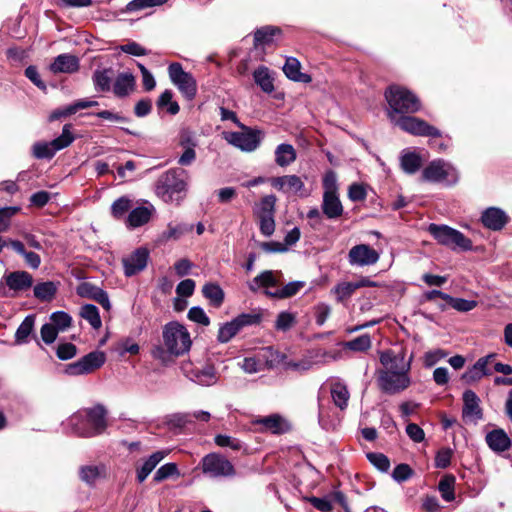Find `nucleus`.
I'll return each instance as SVG.
<instances>
[{"label": "nucleus", "mask_w": 512, "mask_h": 512, "mask_svg": "<svg viewBox=\"0 0 512 512\" xmlns=\"http://www.w3.org/2000/svg\"><path fill=\"white\" fill-rule=\"evenodd\" d=\"M107 411L101 404L79 410L63 422L64 429L79 437L91 438L107 428Z\"/></svg>", "instance_id": "nucleus-1"}, {"label": "nucleus", "mask_w": 512, "mask_h": 512, "mask_svg": "<svg viewBox=\"0 0 512 512\" xmlns=\"http://www.w3.org/2000/svg\"><path fill=\"white\" fill-rule=\"evenodd\" d=\"M188 172L182 168H171L162 173L154 184V192L167 204L179 206L188 192Z\"/></svg>", "instance_id": "nucleus-2"}, {"label": "nucleus", "mask_w": 512, "mask_h": 512, "mask_svg": "<svg viewBox=\"0 0 512 512\" xmlns=\"http://www.w3.org/2000/svg\"><path fill=\"white\" fill-rule=\"evenodd\" d=\"M385 98L390 107L388 114L397 116L413 114L421 108L419 98L410 90L398 85L390 86L385 92Z\"/></svg>", "instance_id": "nucleus-3"}, {"label": "nucleus", "mask_w": 512, "mask_h": 512, "mask_svg": "<svg viewBox=\"0 0 512 512\" xmlns=\"http://www.w3.org/2000/svg\"><path fill=\"white\" fill-rule=\"evenodd\" d=\"M427 231L440 244L452 250L471 251L472 241L461 231L445 224L431 223Z\"/></svg>", "instance_id": "nucleus-4"}, {"label": "nucleus", "mask_w": 512, "mask_h": 512, "mask_svg": "<svg viewBox=\"0 0 512 512\" xmlns=\"http://www.w3.org/2000/svg\"><path fill=\"white\" fill-rule=\"evenodd\" d=\"M163 341L167 351L175 356L188 352L192 343L187 329L176 321L169 322L164 326Z\"/></svg>", "instance_id": "nucleus-5"}, {"label": "nucleus", "mask_w": 512, "mask_h": 512, "mask_svg": "<svg viewBox=\"0 0 512 512\" xmlns=\"http://www.w3.org/2000/svg\"><path fill=\"white\" fill-rule=\"evenodd\" d=\"M262 321V313L260 311H253L251 313H241L231 321L225 322L220 325L217 341L219 343H228L245 327L259 325Z\"/></svg>", "instance_id": "nucleus-6"}, {"label": "nucleus", "mask_w": 512, "mask_h": 512, "mask_svg": "<svg viewBox=\"0 0 512 512\" xmlns=\"http://www.w3.org/2000/svg\"><path fill=\"white\" fill-rule=\"evenodd\" d=\"M422 178L428 182L453 186L459 180V173L451 163L443 159H436L423 169Z\"/></svg>", "instance_id": "nucleus-7"}, {"label": "nucleus", "mask_w": 512, "mask_h": 512, "mask_svg": "<svg viewBox=\"0 0 512 512\" xmlns=\"http://www.w3.org/2000/svg\"><path fill=\"white\" fill-rule=\"evenodd\" d=\"M389 118L395 126L414 136L436 138L442 135L438 128L417 117L389 113Z\"/></svg>", "instance_id": "nucleus-8"}, {"label": "nucleus", "mask_w": 512, "mask_h": 512, "mask_svg": "<svg viewBox=\"0 0 512 512\" xmlns=\"http://www.w3.org/2000/svg\"><path fill=\"white\" fill-rule=\"evenodd\" d=\"M276 196L273 194L261 198L253 209L254 215L259 221V230L265 237H270L275 231V205Z\"/></svg>", "instance_id": "nucleus-9"}, {"label": "nucleus", "mask_w": 512, "mask_h": 512, "mask_svg": "<svg viewBox=\"0 0 512 512\" xmlns=\"http://www.w3.org/2000/svg\"><path fill=\"white\" fill-rule=\"evenodd\" d=\"M203 474L210 478H229L236 474L233 464L219 453H209L200 462Z\"/></svg>", "instance_id": "nucleus-10"}, {"label": "nucleus", "mask_w": 512, "mask_h": 512, "mask_svg": "<svg viewBox=\"0 0 512 512\" xmlns=\"http://www.w3.org/2000/svg\"><path fill=\"white\" fill-rule=\"evenodd\" d=\"M242 131H232V132H224L223 138L230 145L240 149L243 152H253L255 151L262 139V131L259 129H253L246 125L244 128H241Z\"/></svg>", "instance_id": "nucleus-11"}, {"label": "nucleus", "mask_w": 512, "mask_h": 512, "mask_svg": "<svg viewBox=\"0 0 512 512\" xmlns=\"http://www.w3.org/2000/svg\"><path fill=\"white\" fill-rule=\"evenodd\" d=\"M412 383L409 373L378 371L377 385L382 393L396 395L405 391Z\"/></svg>", "instance_id": "nucleus-12"}, {"label": "nucleus", "mask_w": 512, "mask_h": 512, "mask_svg": "<svg viewBox=\"0 0 512 512\" xmlns=\"http://www.w3.org/2000/svg\"><path fill=\"white\" fill-rule=\"evenodd\" d=\"M168 74L171 82L188 100H192L197 94V82L194 76L184 71L179 62H173L168 66Z\"/></svg>", "instance_id": "nucleus-13"}, {"label": "nucleus", "mask_w": 512, "mask_h": 512, "mask_svg": "<svg viewBox=\"0 0 512 512\" xmlns=\"http://www.w3.org/2000/svg\"><path fill=\"white\" fill-rule=\"evenodd\" d=\"M106 361V355L103 351H92L79 360L66 365L65 374L69 376L85 375L102 367Z\"/></svg>", "instance_id": "nucleus-14"}, {"label": "nucleus", "mask_w": 512, "mask_h": 512, "mask_svg": "<svg viewBox=\"0 0 512 512\" xmlns=\"http://www.w3.org/2000/svg\"><path fill=\"white\" fill-rule=\"evenodd\" d=\"M413 356L406 360V353L404 350L395 352L388 349L380 353V363L383 369L380 371H396L399 373H409L411 370Z\"/></svg>", "instance_id": "nucleus-15"}, {"label": "nucleus", "mask_w": 512, "mask_h": 512, "mask_svg": "<svg viewBox=\"0 0 512 512\" xmlns=\"http://www.w3.org/2000/svg\"><path fill=\"white\" fill-rule=\"evenodd\" d=\"M497 355L490 353L484 357H480L470 368H468L461 376L466 384H472L484 376H490L493 373L494 360Z\"/></svg>", "instance_id": "nucleus-16"}, {"label": "nucleus", "mask_w": 512, "mask_h": 512, "mask_svg": "<svg viewBox=\"0 0 512 512\" xmlns=\"http://www.w3.org/2000/svg\"><path fill=\"white\" fill-rule=\"evenodd\" d=\"M380 253L368 244L353 246L348 252V262L351 266L364 267L376 264Z\"/></svg>", "instance_id": "nucleus-17"}, {"label": "nucleus", "mask_w": 512, "mask_h": 512, "mask_svg": "<svg viewBox=\"0 0 512 512\" xmlns=\"http://www.w3.org/2000/svg\"><path fill=\"white\" fill-rule=\"evenodd\" d=\"M149 250L146 247H139L131 254L122 259L124 275L132 277L142 272L148 264Z\"/></svg>", "instance_id": "nucleus-18"}, {"label": "nucleus", "mask_w": 512, "mask_h": 512, "mask_svg": "<svg viewBox=\"0 0 512 512\" xmlns=\"http://www.w3.org/2000/svg\"><path fill=\"white\" fill-rule=\"evenodd\" d=\"M481 223L492 231H500L509 222L508 214L499 207H488L481 214Z\"/></svg>", "instance_id": "nucleus-19"}, {"label": "nucleus", "mask_w": 512, "mask_h": 512, "mask_svg": "<svg viewBox=\"0 0 512 512\" xmlns=\"http://www.w3.org/2000/svg\"><path fill=\"white\" fill-rule=\"evenodd\" d=\"M463 408L462 416L464 419L472 420L475 423L483 418L482 408L480 407V398L472 390H466L462 396Z\"/></svg>", "instance_id": "nucleus-20"}, {"label": "nucleus", "mask_w": 512, "mask_h": 512, "mask_svg": "<svg viewBox=\"0 0 512 512\" xmlns=\"http://www.w3.org/2000/svg\"><path fill=\"white\" fill-rule=\"evenodd\" d=\"M97 105H98L97 101L89 100V99H79L71 104L61 106V107L54 109L50 113L48 120H49V122H54V121L60 120L62 118H66L71 115H74L79 110L87 109V108L94 107Z\"/></svg>", "instance_id": "nucleus-21"}, {"label": "nucleus", "mask_w": 512, "mask_h": 512, "mask_svg": "<svg viewBox=\"0 0 512 512\" xmlns=\"http://www.w3.org/2000/svg\"><path fill=\"white\" fill-rule=\"evenodd\" d=\"M167 454V451H156L143 459L141 464H137L135 467L137 482L143 483Z\"/></svg>", "instance_id": "nucleus-22"}, {"label": "nucleus", "mask_w": 512, "mask_h": 512, "mask_svg": "<svg viewBox=\"0 0 512 512\" xmlns=\"http://www.w3.org/2000/svg\"><path fill=\"white\" fill-rule=\"evenodd\" d=\"M49 70L53 74L67 73L72 74L79 70V59L72 54L63 53L54 58L49 65Z\"/></svg>", "instance_id": "nucleus-23"}, {"label": "nucleus", "mask_w": 512, "mask_h": 512, "mask_svg": "<svg viewBox=\"0 0 512 512\" xmlns=\"http://www.w3.org/2000/svg\"><path fill=\"white\" fill-rule=\"evenodd\" d=\"M255 424L261 425V431L271 432L272 434H284L290 430L289 423L279 414H271L254 421Z\"/></svg>", "instance_id": "nucleus-24"}, {"label": "nucleus", "mask_w": 512, "mask_h": 512, "mask_svg": "<svg viewBox=\"0 0 512 512\" xmlns=\"http://www.w3.org/2000/svg\"><path fill=\"white\" fill-rule=\"evenodd\" d=\"M136 88V79L131 72H121L113 83V94L123 99L128 97Z\"/></svg>", "instance_id": "nucleus-25"}, {"label": "nucleus", "mask_w": 512, "mask_h": 512, "mask_svg": "<svg viewBox=\"0 0 512 512\" xmlns=\"http://www.w3.org/2000/svg\"><path fill=\"white\" fill-rule=\"evenodd\" d=\"M78 294L95 300L107 311L111 309V302L108 293L98 286L91 283H83L78 287Z\"/></svg>", "instance_id": "nucleus-26"}, {"label": "nucleus", "mask_w": 512, "mask_h": 512, "mask_svg": "<svg viewBox=\"0 0 512 512\" xmlns=\"http://www.w3.org/2000/svg\"><path fill=\"white\" fill-rule=\"evenodd\" d=\"M271 185L284 193L293 192L298 193L305 187L302 179L297 175H284L278 176L271 180Z\"/></svg>", "instance_id": "nucleus-27"}, {"label": "nucleus", "mask_w": 512, "mask_h": 512, "mask_svg": "<svg viewBox=\"0 0 512 512\" xmlns=\"http://www.w3.org/2000/svg\"><path fill=\"white\" fill-rule=\"evenodd\" d=\"M4 278L9 289L15 292L27 290L33 285L32 275L24 270L11 272Z\"/></svg>", "instance_id": "nucleus-28"}, {"label": "nucleus", "mask_w": 512, "mask_h": 512, "mask_svg": "<svg viewBox=\"0 0 512 512\" xmlns=\"http://www.w3.org/2000/svg\"><path fill=\"white\" fill-rule=\"evenodd\" d=\"M321 208L323 214L331 220L338 219L343 214V206L337 193L324 192Z\"/></svg>", "instance_id": "nucleus-29"}, {"label": "nucleus", "mask_w": 512, "mask_h": 512, "mask_svg": "<svg viewBox=\"0 0 512 512\" xmlns=\"http://www.w3.org/2000/svg\"><path fill=\"white\" fill-rule=\"evenodd\" d=\"M282 30L279 27L266 25L254 32L253 45L255 49L264 48L274 43L275 37L281 35Z\"/></svg>", "instance_id": "nucleus-30"}, {"label": "nucleus", "mask_w": 512, "mask_h": 512, "mask_svg": "<svg viewBox=\"0 0 512 512\" xmlns=\"http://www.w3.org/2000/svg\"><path fill=\"white\" fill-rule=\"evenodd\" d=\"M485 440L488 447L496 453H502L511 446V439L503 429H494L488 432Z\"/></svg>", "instance_id": "nucleus-31"}, {"label": "nucleus", "mask_w": 512, "mask_h": 512, "mask_svg": "<svg viewBox=\"0 0 512 512\" xmlns=\"http://www.w3.org/2000/svg\"><path fill=\"white\" fill-rule=\"evenodd\" d=\"M277 275H281V272L265 270L248 283V288L252 292H257L262 287L266 288V290H269V288L277 287L279 285Z\"/></svg>", "instance_id": "nucleus-32"}, {"label": "nucleus", "mask_w": 512, "mask_h": 512, "mask_svg": "<svg viewBox=\"0 0 512 512\" xmlns=\"http://www.w3.org/2000/svg\"><path fill=\"white\" fill-rule=\"evenodd\" d=\"M253 80L260 89L266 93L271 94L275 90L273 72L264 65L258 66L253 71Z\"/></svg>", "instance_id": "nucleus-33"}, {"label": "nucleus", "mask_w": 512, "mask_h": 512, "mask_svg": "<svg viewBox=\"0 0 512 512\" xmlns=\"http://www.w3.org/2000/svg\"><path fill=\"white\" fill-rule=\"evenodd\" d=\"M301 64L295 57H288L283 66V72L286 77L295 82L309 83L312 78L306 73L300 71Z\"/></svg>", "instance_id": "nucleus-34"}, {"label": "nucleus", "mask_w": 512, "mask_h": 512, "mask_svg": "<svg viewBox=\"0 0 512 512\" xmlns=\"http://www.w3.org/2000/svg\"><path fill=\"white\" fill-rule=\"evenodd\" d=\"M154 207L152 205L149 206H139L132 209L127 218L128 226L132 228H137L142 225H145L149 222L152 213L154 212Z\"/></svg>", "instance_id": "nucleus-35"}, {"label": "nucleus", "mask_w": 512, "mask_h": 512, "mask_svg": "<svg viewBox=\"0 0 512 512\" xmlns=\"http://www.w3.org/2000/svg\"><path fill=\"white\" fill-rule=\"evenodd\" d=\"M330 394L336 407H338L340 410L347 408L350 393L347 386L343 382L339 380L333 381L330 385Z\"/></svg>", "instance_id": "nucleus-36"}, {"label": "nucleus", "mask_w": 512, "mask_h": 512, "mask_svg": "<svg viewBox=\"0 0 512 512\" xmlns=\"http://www.w3.org/2000/svg\"><path fill=\"white\" fill-rule=\"evenodd\" d=\"M275 163L280 167H287L295 162L297 153L293 145L281 143L275 149Z\"/></svg>", "instance_id": "nucleus-37"}, {"label": "nucleus", "mask_w": 512, "mask_h": 512, "mask_svg": "<svg viewBox=\"0 0 512 512\" xmlns=\"http://www.w3.org/2000/svg\"><path fill=\"white\" fill-rule=\"evenodd\" d=\"M304 281H291L284 285L282 288L276 290H265V295L271 298L286 299L295 296L304 288Z\"/></svg>", "instance_id": "nucleus-38"}, {"label": "nucleus", "mask_w": 512, "mask_h": 512, "mask_svg": "<svg viewBox=\"0 0 512 512\" xmlns=\"http://www.w3.org/2000/svg\"><path fill=\"white\" fill-rule=\"evenodd\" d=\"M104 465H84L79 469V477L81 481L89 486L94 485L98 479L105 476Z\"/></svg>", "instance_id": "nucleus-39"}, {"label": "nucleus", "mask_w": 512, "mask_h": 512, "mask_svg": "<svg viewBox=\"0 0 512 512\" xmlns=\"http://www.w3.org/2000/svg\"><path fill=\"white\" fill-rule=\"evenodd\" d=\"M202 294L207 300H209L210 305L215 308H219L224 302V291L217 283H206L202 287Z\"/></svg>", "instance_id": "nucleus-40"}, {"label": "nucleus", "mask_w": 512, "mask_h": 512, "mask_svg": "<svg viewBox=\"0 0 512 512\" xmlns=\"http://www.w3.org/2000/svg\"><path fill=\"white\" fill-rule=\"evenodd\" d=\"M112 68L96 69L93 73L92 80L94 88L97 92H108L111 89Z\"/></svg>", "instance_id": "nucleus-41"}, {"label": "nucleus", "mask_w": 512, "mask_h": 512, "mask_svg": "<svg viewBox=\"0 0 512 512\" xmlns=\"http://www.w3.org/2000/svg\"><path fill=\"white\" fill-rule=\"evenodd\" d=\"M11 248L25 259V263L32 269H38L41 264L40 256L35 252H28L19 240H9Z\"/></svg>", "instance_id": "nucleus-42"}, {"label": "nucleus", "mask_w": 512, "mask_h": 512, "mask_svg": "<svg viewBox=\"0 0 512 512\" xmlns=\"http://www.w3.org/2000/svg\"><path fill=\"white\" fill-rule=\"evenodd\" d=\"M58 290V283L54 281H45L37 283L34 286L33 293L34 297L42 302L51 301Z\"/></svg>", "instance_id": "nucleus-43"}, {"label": "nucleus", "mask_w": 512, "mask_h": 512, "mask_svg": "<svg viewBox=\"0 0 512 512\" xmlns=\"http://www.w3.org/2000/svg\"><path fill=\"white\" fill-rule=\"evenodd\" d=\"M261 357L265 361L267 368L273 369L280 365L285 366L287 361L286 354L275 350L273 347H265L261 351Z\"/></svg>", "instance_id": "nucleus-44"}, {"label": "nucleus", "mask_w": 512, "mask_h": 512, "mask_svg": "<svg viewBox=\"0 0 512 512\" xmlns=\"http://www.w3.org/2000/svg\"><path fill=\"white\" fill-rule=\"evenodd\" d=\"M181 476L178 465L174 462H168L160 466L154 476L153 481L155 483L163 482L167 479H178Z\"/></svg>", "instance_id": "nucleus-45"}, {"label": "nucleus", "mask_w": 512, "mask_h": 512, "mask_svg": "<svg viewBox=\"0 0 512 512\" xmlns=\"http://www.w3.org/2000/svg\"><path fill=\"white\" fill-rule=\"evenodd\" d=\"M456 478L452 474H446L443 476L438 483V490L441 497L446 502H451L455 499V486Z\"/></svg>", "instance_id": "nucleus-46"}, {"label": "nucleus", "mask_w": 512, "mask_h": 512, "mask_svg": "<svg viewBox=\"0 0 512 512\" xmlns=\"http://www.w3.org/2000/svg\"><path fill=\"white\" fill-rule=\"evenodd\" d=\"M35 325V315H27L16 330L15 341L18 344L28 342V337L32 333Z\"/></svg>", "instance_id": "nucleus-47"}, {"label": "nucleus", "mask_w": 512, "mask_h": 512, "mask_svg": "<svg viewBox=\"0 0 512 512\" xmlns=\"http://www.w3.org/2000/svg\"><path fill=\"white\" fill-rule=\"evenodd\" d=\"M400 163L405 173L414 174L421 167V158L416 152L408 151L401 155Z\"/></svg>", "instance_id": "nucleus-48"}, {"label": "nucleus", "mask_w": 512, "mask_h": 512, "mask_svg": "<svg viewBox=\"0 0 512 512\" xmlns=\"http://www.w3.org/2000/svg\"><path fill=\"white\" fill-rule=\"evenodd\" d=\"M80 316L88 321L95 330H98L102 326L99 309L94 304L83 305L80 309Z\"/></svg>", "instance_id": "nucleus-49"}, {"label": "nucleus", "mask_w": 512, "mask_h": 512, "mask_svg": "<svg viewBox=\"0 0 512 512\" xmlns=\"http://www.w3.org/2000/svg\"><path fill=\"white\" fill-rule=\"evenodd\" d=\"M192 380L201 386H211L217 382L215 369L208 366L201 370H197L194 372Z\"/></svg>", "instance_id": "nucleus-50"}, {"label": "nucleus", "mask_w": 512, "mask_h": 512, "mask_svg": "<svg viewBox=\"0 0 512 512\" xmlns=\"http://www.w3.org/2000/svg\"><path fill=\"white\" fill-rule=\"evenodd\" d=\"M157 106L160 109L166 108L167 112L171 115H176L180 110L178 103L173 101V92L168 89L159 96Z\"/></svg>", "instance_id": "nucleus-51"}, {"label": "nucleus", "mask_w": 512, "mask_h": 512, "mask_svg": "<svg viewBox=\"0 0 512 512\" xmlns=\"http://www.w3.org/2000/svg\"><path fill=\"white\" fill-rule=\"evenodd\" d=\"M71 125L65 124L62 129V133L51 141L54 151H58L68 147L73 141L74 136L71 132Z\"/></svg>", "instance_id": "nucleus-52"}, {"label": "nucleus", "mask_w": 512, "mask_h": 512, "mask_svg": "<svg viewBox=\"0 0 512 512\" xmlns=\"http://www.w3.org/2000/svg\"><path fill=\"white\" fill-rule=\"evenodd\" d=\"M371 337L369 334H362L350 341H347L345 348L355 352H365L371 347Z\"/></svg>", "instance_id": "nucleus-53"}, {"label": "nucleus", "mask_w": 512, "mask_h": 512, "mask_svg": "<svg viewBox=\"0 0 512 512\" xmlns=\"http://www.w3.org/2000/svg\"><path fill=\"white\" fill-rule=\"evenodd\" d=\"M32 154L36 159H51L56 152L53 149L52 143L39 141L33 144Z\"/></svg>", "instance_id": "nucleus-54"}, {"label": "nucleus", "mask_w": 512, "mask_h": 512, "mask_svg": "<svg viewBox=\"0 0 512 512\" xmlns=\"http://www.w3.org/2000/svg\"><path fill=\"white\" fill-rule=\"evenodd\" d=\"M6 57L12 66L19 67L26 62L28 53L25 49L14 46L6 50Z\"/></svg>", "instance_id": "nucleus-55"}, {"label": "nucleus", "mask_w": 512, "mask_h": 512, "mask_svg": "<svg viewBox=\"0 0 512 512\" xmlns=\"http://www.w3.org/2000/svg\"><path fill=\"white\" fill-rule=\"evenodd\" d=\"M132 208V201L127 196L116 199L111 205L113 217L120 219Z\"/></svg>", "instance_id": "nucleus-56"}, {"label": "nucleus", "mask_w": 512, "mask_h": 512, "mask_svg": "<svg viewBox=\"0 0 512 512\" xmlns=\"http://www.w3.org/2000/svg\"><path fill=\"white\" fill-rule=\"evenodd\" d=\"M51 324L54 325L58 331H65L71 326L72 317L65 311H55L50 315Z\"/></svg>", "instance_id": "nucleus-57"}, {"label": "nucleus", "mask_w": 512, "mask_h": 512, "mask_svg": "<svg viewBox=\"0 0 512 512\" xmlns=\"http://www.w3.org/2000/svg\"><path fill=\"white\" fill-rule=\"evenodd\" d=\"M166 2L167 0H132L126 5L124 12H136L149 7L160 6Z\"/></svg>", "instance_id": "nucleus-58"}, {"label": "nucleus", "mask_w": 512, "mask_h": 512, "mask_svg": "<svg viewBox=\"0 0 512 512\" xmlns=\"http://www.w3.org/2000/svg\"><path fill=\"white\" fill-rule=\"evenodd\" d=\"M193 225L186 224V223H179L176 225H173L172 223H169L167 226V230L164 232V236L167 239H179L184 234L192 231Z\"/></svg>", "instance_id": "nucleus-59"}, {"label": "nucleus", "mask_w": 512, "mask_h": 512, "mask_svg": "<svg viewBox=\"0 0 512 512\" xmlns=\"http://www.w3.org/2000/svg\"><path fill=\"white\" fill-rule=\"evenodd\" d=\"M295 315L288 311H281L275 321V329L278 331L286 332L295 324Z\"/></svg>", "instance_id": "nucleus-60"}, {"label": "nucleus", "mask_w": 512, "mask_h": 512, "mask_svg": "<svg viewBox=\"0 0 512 512\" xmlns=\"http://www.w3.org/2000/svg\"><path fill=\"white\" fill-rule=\"evenodd\" d=\"M367 459L380 472H383V473L388 472V470L390 468V460L383 453L370 452L367 454Z\"/></svg>", "instance_id": "nucleus-61"}, {"label": "nucleus", "mask_w": 512, "mask_h": 512, "mask_svg": "<svg viewBox=\"0 0 512 512\" xmlns=\"http://www.w3.org/2000/svg\"><path fill=\"white\" fill-rule=\"evenodd\" d=\"M355 291L356 287L354 282H341L333 289V292L336 294V298L339 302L350 298Z\"/></svg>", "instance_id": "nucleus-62"}, {"label": "nucleus", "mask_w": 512, "mask_h": 512, "mask_svg": "<svg viewBox=\"0 0 512 512\" xmlns=\"http://www.w3.org/2000/svg\"><path fill=\"white\" fill-rule=\"evenodd\" d=\"M447 303L459 312H469L477 306L475 300H467L463 298H456L449 295Z\"/></svg>", "instance_id": "nucleus-63"}, {"label": "nucleus", "mask_w": 512, "mask_h": 512, "mask_svg": "<svg viewBox=\"0 0 512 512\" xmlns=\"http://www.w3.org/2000/svg\"><path fill=\"white\" fill-rule=\"evenodd\" d=\"M178 143L183 149L196 148L198 146V139L192 130L184 128L179 133Z\"/></svg>", "instance_id": "nucleus-64"}]
</instances>
